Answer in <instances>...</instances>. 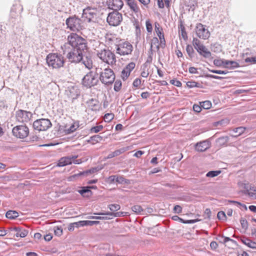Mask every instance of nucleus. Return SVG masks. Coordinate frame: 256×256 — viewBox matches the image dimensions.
<instances>
[{
    "label": "nucleus",
    "mask_w": 256,
    "mask_h": 256,
    "mask_svg": "<svg viewBox=\"0 0 256 256\" xmlns=\"http://www.w3.org/2000/svg\"><path fill=\"white\" fill-rule=\"evenodd\" d=\"M68 42L62 46L63 54L71 63H79L82 60L84 53L87 49L86 40L76 34H70Z\"/></svg>",
    "instance_id": "f257e3e1"
},
{
    "label": "nucleus",
    "mask_w": 256,
    "mask_h": 256,
    "mask_svg": "<svg viewBox=\"0 0 256 256\" xmlns=\"http://www.w3.org/2000/svg\"><path fill=\"white\" fill-rule=\"evenodd\" d=\"M101 68H96L94 70H90L82 80V85L87 88H90L98 84L99 81V72Z\"/></svg>",
    "instance_id": "f03ea898"
},
{
    "label": "nucleus",
    "mask_w": 256,
    "mask_h": 256,
    "mask_svg": "<svg viewBox=\"0 0 256 256\" xmlns=\"http://www.w3.org/2000/svg\"><path fill=\"white\" fill-rule=\"evenodd\" d=\"M46 62L48 66L54 68H58L64 66V57L57 53L48 54L46 56Z\"/></svg>",
    "instance_id": "7ed1b4c3"
},
{
    "label": "nucleus",
    "mask_w": 256,
    "mask_h": 256,
    "mask_svg": "<svg viewBox=\"0 0 256 256\" xmlns=\"http://www.w3.org/2000/svg\"><path fill=\"white\" fill-rule=\"evenodd\" d=\"M98 56L104 62L108 64H113L116 62L114 54L108 49L104 48L98 51Z\"/></svg>",
    "instance_id": "20e7f679"
},
{
    "label": "nucleus",
    "mask_w": 256,
    "mask_h": 256,
    "mask_svg": "<svg viewBox=\"0 0 256 256\" xmlns=\"http://www.w3.org/2000/svg\"><path fill=\"white\" fill-rule=\"evenodd\" d=\"M98 79L104 84H110L113 83L115 79V75L110 68H105L104 71L102 70L99 72Z\"/></svg>",
    "instance_id": "39448f33"
},
{
    "label": "nucleus",
    "mask_w": 256,
    "mask_h": 256,
    "mask_svg": "<svg viewBox=\"0 0 256 256\" xmlns=\"http://www.w3.org/2000/svg\"><path fill=\"white\" fill-rule=\"evenodd\" d=\"M122 20V16L118 10H113L107 16L106 21L111 26H118Z\"/></svg>",
    "instance_id": "423d86ee"
},
{
    "label": "nucleus",
    "mask_w": 256,
    "mask_h": 256,
    "mask_svg": "<svg viewBox=\"0 0 256 256\" xmlns=\"http://www.w3.org/2000/svg\"><path fill=\"white\" fill-rule=\"evenodd\" d=\"M66 23L68 28L72 31H78L82 28V20L76 16L68 18Z\"/></svg>",
    "instance_id": "0eeeda50"
},
{
    "label": "nucleus",
    "mask_w": 256,
    "mask_h": 256,
    "mask_svg": "<svg viewBox=\"0 0 256 256\" xmlns=\"http://www.w3.org/2000/svg\"><path fill=\"white\" fill-rule=\"evenodd\" d=\"M50 121L48 118H41L35 120L33 123V127L38 131H45L52 126Z\"/></svg>",
    "instance_id": "6e6552de"
},
{
    "label": "nucleus",
    "mask_w": 256,
    "mask_h": 256,
    "mask_svg": "<svg viewBox=\"0 0 256 256\" xmlns=\"http://www.w3.org/2000/svg\"><path fill=\"white\" fill-rule=\"evenodd\" d=\"M116 53L120 55H128L132 51V46L128 42H122L116 44Z\"/></svg>",
    "instance_id": "1a4fd4ad"
},
{
    "label": "nucleus",
    "mask_w": 256,
    "mask_h": 256,
    "mask_svg": "<svg viewBox=\"0 0 256 256\" xmlns=\"http://www.w3.org/2000/svg\"><path fill=\"white\" fill-rule=\"evenodd\" d=\"M98 10L96 8L88 6L83 10L82 17L86 18L88 22H94L96 20Z\"/></svg>",
    "instance_id": "9d476101"
},
{
    "label": "nucleus",
    "mask_w": 256,
    "mask_h": 256,
    "mask_svg": "<svg viewBox=\"0 0 256 256\" xmlns=\"http://www.w3.org/2000/svg\"><path fill=\"white\" fill-rule=\"evenodd\" d=\"M12 132L15 136L20 138H26L29 134L28 128L26 126L23 125L14 127Z\"/></svg>",
    "instance_id": "9b49d317"
},
{
    "label": "nucleus",
    "mask_w": 256,
    "mask_h": 256,
    "mask_svg": "<svg viewBox=\"0 0 256 256\" xmlns=\"http://www.w3.org/2000/svg\"><path fill=\"white\" fill-rule=\"evenodd\" d=\"M196 31L197 36L200 38L206 40L210 36V32L206 28V26L200 23L196 24Z\"/></svg>",
    "instance_id": "f8f14e48"
},
{
    "label": "nucleus",
    "mask_w": 256,
    "mask_h": 256,
    "mask_svg": "<svg viewBox=\"0 0 256 256\" xmlns=\"http://www.w3.org/2000/svg\"><path fill=\"white\" fill-rule=\"evenodd\" d=\"M32 116V114L30 112L20 110L16 112V119L20 122H28Z\"/></svg>",
    "instance_id": "ddd939ff"
},
{
    "label": "nucleus",
    "mask_w": 256,
    "mask_h": 256,
    "mask_svg": "<svg viewBox=\"0 0 256 256\" xmlns=\"http://www.w3.org/2000/svg\"><path fill=\"white\" fill-rule=\"evenodd\" d=\"M211 146V142L208 140L200 141L194 144V148L196 151L198 152H205Z\"/></svg>",
    "instance_id": "4468645a"
},
{
    "label": "nucleus",
    "mask_w": 256,
    "mask_h": 256,
    "mask_svg": "<svg viewBox=\"0 0 256 256\" xmlns=\"http://www.w3.org/2000/svg\"><path fill=\"white\" fill-rule=\"evenodd\" d=\"M244 190L242 192L244 194L248 195L252 199L256 200V187L249 185L248 184H244Z\"/></svg>",
    "instance_id": "2eb2a0df"
},
{
    "label": "nucleus",
    "mask_w": 256,
    "mask_h": 256,
    "mask_svg": "<svg viewBox=\"0 0 256 256\" xmlns=\"http://www.w3.org/2000/svg\"><path fill=\"white\" fill-rule=\"evenodd\" d=\"M78 155L70 156H64L60 159L57 166L59 167L64 166L68 164H71L72 163V160L77 158Z\"/></svg>",
    "instance_id": "dca6fc26"
},
{
    "label": "nucleus",
    "mask_w": 256,
    "mask_h": 256,
    "mask_svg": "<svg viewBox=\"0 0 256 256\" xmlns=\"http://www.w3.org/2000/svg\"><path fill=\"white\" fill-rule=\"evenodd\" d=\"M136 64L134 62L129 63L122 70L121 76L124 80H126L130 76L131 72L135 68Z\"/></svg>",
    "instance_id": "f3484780"
},
{
    "label": "nucleus",
    "mask_w": 256,
    "mask_h": 256,
    "mask_svg": "<svg viewBox=\"0 0 256 256\" xmlns=\"http://www.w3.org/2000/svg\"><path fill=\"white\" fill-rule=\"evenodd\" d=\"M66 92L68 96L72 100L76 99L80 94V92L77 86L68 88Z\"/></svg>",
    "instance_id": "a211bd4d"
},
{
    "label": "nucleus",
    "mask_w": 256,
    "mask_h": 256,
    "mask_svg": "<svg viewBox=\"0 0 256 256\" xmlns=\"http://www.w3.org/2000/svg\"><path fill=\"white\" fill-rule=\"evenodd\" d=\"M108 6L114 10H119L122 8L124 2L122 0H110Z\"/></svg>",
    "instance_id": "6ab92c4d"
},
{
    "label": "nucleus",
    "mask_w": 256,
    "mask_h": 256,
    "mask_svg": "<svg viewBox=\"0 0 256 256\" xmlns=\"http://www.w3.org/2000/svg\"><path fill=\"white\" fill-rule=\"evenodd\" d=\"M102 168L100 167H96V168H92L88 170L84 171L82 172H80L78 174H74L72 176L73 177H77V176H87L89 175L90 174H94L95 172H98Z\"/></svg>",
    "instance_id": "aec40b11"
},
{
    "label": "nucleus",
    "mask_w": 256,
    "mask_h": 256,
    "mask_svg": "<svg viewBox=\"0 0 256 256\" xmlns=\"http://www.w3.org/2000/svg\"><path fill=\"white\" fill-rule=\"evenodd\" d=\"M125 1L131 11L135 14L140 12V9L137 5L136 2L135 0H125Z\"/></svg>",
    "instance_id": "412c9836"
},
{
    "label": "nucleus",
    "mask_w": 256,
    "mask_h": 256,
    "mask_svg": "<svg viewBox=\"0 0 256 256\" xmlns=\"http://www.w3.org/2000/svg\"><path fill=\"white\" fill-rule=\"evenodd\" d=\"M82 63L84 65L85 67L88 70H90L92 68L93 63L92 58L90 56H82V60H81Z\"/></svg>",
    "instance_id": "4be33fe9"
},
{
    "label": "nucleus",
    "mask_w": 256,
    "mask_h": 256,
    "mask_svg": "<svg viewBox=\"0 0 256 256\" xmlns=\"http://www.w3.org/2000/svg\"><path fill=\"white\" fill-rule=\"evenodd\" d=\"M198 52L205 58H210L212 56L211 52L204 46H200V48H198Z\"/></svg>",
    "instance_id": "5701e85b"
},
{
    "label": "nucleus",
    "mask_w": 256,
    "mask_h": 256,
    "mask_svg": "<svg viewBox=\"0 0 256 256\" xmlns=\"http://www.w3.org/2000/svg\"><path fill=\"white\" fill-rule=\"evenodd\" d=\"M240 240L244 244L248 247L252 248H256V243L252 241L249 238L246 237H243L241 238Z\"/></svg>",
    "instance_id": "b1692460"
},
{
    "label": "nucleus",
    "mask_w": 256,
    "mask_h": 256,
    "mask_svg": "<svg viewBox=\"0 0 256 256\" xmlns=\"http://www.w3.org/2000/svg\"><path fill=\"white\" fill-rule=\"evenodd\" d=\"M78 192L84 197H90L92 194V192L88 186H84L82 190H78Z\"/></svg>",
    "instance_id": "393cba45"
},
{
    "label": "nucleus",
    "mask_w": 256,
    "mask_h": 256,
    "mask_svg": "<svg viewBox=\"0 0 256 256\" xmlns=\"http://www.w3.org/2000/svg\"><path fill=\"white\" fill-rule=\"evenodd\" d=\"M224 67L229 68L230 69H234L240 67V64L235 61L224 60Z\"/></svg>",
    "instance_id": "a878e982"
},
{
    "label": "nucleus",
    "mask_w": 256,
    "mask_h": 256,
    "mask_svg": "<svg viewBox=\"0 0 256 256\" xmlns=\"http://www.w3.org/2000/svg\"><path fill=\"white\" fill-rule=\"evenodd\" d=\"M126 150V148H122L120 149L117 150L114 152H112L108 154L106 157V159L112 158L114 157L119 156L120 154L124 153Z\"/></svg>",
    "instance_id": "bb28decb"
},
{
    "label": "nucleus",
    "mask_w": 256,
    "mask_h": 256,
    "mask_svg": "<svg viewBox=\"0 0 256 256\" xmlns=\"http://www.w3.org/2000/svg\"><path fill=\"white\" fill-rule=\"evenodd\" d=\"M14 230L17 232L15 234L16 237L20 236L21 238H24L28 234V231L26 230H21L18 228H15Z\"/></svg>",
    "instance_id": "cd10ccee"
},
{
    "label": "nucleus",
    "mask_w": 256,
    "mask_h": 256,
    "mask_svg": "<svg viewBox=\"0 0 256 256\" xmlns=\"http://www.w3.org/2000/svg\"><path fill=\"white\" fill-rule=\"evenodd\" d=\"M6 216L9 219H15L18 216V213L16 210H8L6 214Z\"/></svg>",
    "instance_id": "c85d7f7f"
},
{
    "label": "nucleus",
    "mask_w": 256,
    "mask_h": 256,
    "mask_svg": "<svg viewBox=\"0 0 256 256\" xmlns=\"http://www.w3.org/2000/svg\"><path fill=\"white\" fill-rule=\"evenodd\" d=\"M95 214H98V215H106V216H110L113 217H119L121 216H123V212H106L105 213L102 212V213H98L96 214L94 213Z\"/></svg>",
    "instance_id": "c756f323"
},
{
    "label": "nucleus",
    "mask_w": 256,
    "mask_h": 256,
    "mask_svg": "<svg viewBox=\"0 0 256 256\" xmlns=\"http://www.w3.org/2000/svg\"><path fill=\"white\" fill-rule=\"evenodd\" d=\"M228 140L229 138L228 136H224L218 138L216 140V142L218 145L222 146L226 145L228 142Z\"/></svg>",
    "instance_id": "7c9ffc66"
},
{
    "label": "nucleus",
    "mask_w": 256,
    "mask_h": 256,
    "mask_svg": "<svg viewBox=\"0 0 256 256\" xmlns=\"http://www.w3.org/2000/svg\"><path fill=\"white\" fill-rule=\"evenodd\" d=\"M159 41L157 38L154 37L151 40L150 43V50H152V48L154 46H156L157 50H160V44H158Z\"/></svg>",
    "instance_id": "2f4dec72"
},
{
    "label": "nucleus",
    "mask_w": 256,
    "mask_h": 256,
    "mask_svg": "<svg viewBox=\"0 0 256 256\" xmlns=\"http://www.w3.org/2000/svg\"><path fill=\"white\" fill-rule=\"evenodd\" d=\"M99 221H92V220H81L79 221V223H81V226H92L94 224H100Z\"/></svg>",
    "instance_id": "473e14b6"
},
{
    "label": "nucleus",
    "mask_w": 256,
    "mask_h": 256,
    "mask_svg": "<svg viewBox=\"0 0 256 256\" xmlns=\"http://www.w3.org/2000/svg\"><path fill=\"white\" fill-rule=\"evenodd\" d=\"M79 127V124L78 122H74L71 126L65 130V132L66 134H70L74 132Z\"/></svg>",
    "instance_id": "72a5a7b5"
},
{
    "label": "nucleus",
    "mask_w": 256,
    "mask_h": 256,
    "mask_svg": "<svg viewBox=\"0 0 256 256\" xmlns=\"http://www.w3.org/2000/svg\"><path fill=\"white\" fill-rule=\"evenodd\" d=\"M106 38V42H107L108 44L110 45H112L113 44H115L117 42V38L112 34L107 35Z\"/></svg>",
    "instance_id": "f704fd0d"
},
{
    "label": "nucleus",
    "mask_w": 256,
    "mask_h": 256,
    "mask_svg": "<svg viewBox=\"0 0 256 256\" xmlns=\"http://www.w3.org/2000/svg\"><path fill=\"white\" fill-rule=\"evenodd\" d=\"M179 34L186 40L188 38L187 34L185 30V28L182 24H180L179 26Z\"/></svg>",
    "instance_id": "c9c22d12"
},
{
    "label": "nucleus",
    "mask_w": 256,
    "mask_h": 256,
    "mask_svg": "<svg viewBox=\"0 0 256 256\" xmlns=\"http://www.w3.org/2000/svg\"><path fill=\"white\" fill-rule=\"evenodd\" d=\"M142 72H141V76L143 78H146L149 75L148 70L147 68V64L145 62L142 66Z\"/></svg>",
    "instance_id": "e433bc0d"
},
{
    "label": "nucleus",
    "mask_w": 256,
    "mask_h": 256,
    "mask_svg": "<svg viewBox=\"0 0 256 256\" xmlns=\"http://www.w3.org/2000/svg\"><path fill=\"white\" fill-rule=\"evenodd\" d=\"M186 51L190 58H192L194 56V51L192 46L188 44L186 47Z\"/></svg>",
    "instance_id": "4c0bfd02"
},
{
    "label": "nucleus",
    "mask_w": 256,
    "mask_h": 256,
    "mask_svg": "<svg viewBox=\"0 0 256 256\" xmlns=\"http://www.w3.org/2000/svg\"><path fill=\"white\" fill-rule=\"evenodd\" d=\"M102 139V137L98 134L94 135L90 137V140L92 142V144L98 142Z\"/></svg>",
    "instance_id": "58836bf2"
},
{
    "label": "nucleus",
    "mask_w": 256,
    "mask_h": 256,
    "mask_svg": "<svg viewBox=\"0 0 256 256\" xmlns=\"http://www.w3.org/2000/svg\"><path fill=\"white\" fill-rule=\"evenodd\" d=\"M221 172L220 170H212L208 172L206 174V176L207 177L210 178H214L217 176H218L219 174H220Z\"/></svg>",
    "instance_id": "ea45409f"
},
{
    "label": "nucleus",
    "mask_w": 256,
    "mask_h": 256,
    "mask_svg": "<svg viewBox=\"0 0 256 256\" xmlns=\"http://www.w3.org/2000/svg\"><path fill=\"white\" fill-rule=\"evenodd\" d=\"M155 31L158 36L164 34L162 32V28H160V24L158 22H155Z\"/></svg>",
    "instance_id": "a19ab883"
},
{
    "label": "nucleus",
    "mask_w": 256,
    "mask_h": 256,
    "mask_svg": "<svg viewBox=\"0 0 256 256\" xmlns=\"http://www.w3.org/2000/svg\"><path fill=\"white\" fill-rule=\"evenodd\" d=\"M80 226H81V223H79V222H76L74 223H71L69 224L68 227V230L69 231H73L74 229V227L78 228Z\"/></svg>",
    "instance_id": "79ce46f5"
},
{
    "label": "nucleus",
    "mask_w": 256,
    "mask_h": 256,
    "mask_svg": "<svg viewBox=\"0 0 256 256\" xmlns=\"http://www.w3.org/2000/svg\"><path fill=\"white\" fill-rule=\"evenodd\" d=\"M200 104L202 105V108L205 110H208L212 106V103L209 100H206L204 102H200Z\"/></svg>",
    "instance_id": "37998d69"
},
{
    "label": "nucleus",
    "mask_w": 256,
    "mask_h": 256,
    "mask_svg": "<svg viewBox=\"0 0 256 256\" xmlns=\"http://www.w3.org/2000/svg\"><path fill=\"white\" fill-rule=\"evenodd\" d=\"M186 86L189 88H199L200 84L194 81H188L186 82Z\"/></svg>",
    "instance_id": "c03bdc74"
},
{
    "label": "nucleus",
    "mask_w": 256,
    "mask_h": 256,
    "mask_svg": "<svg viewBox=\"0 0 256 256\" xmlns=\"http://www.w3.org/2000/svg\"><path fill=\"white\" fill-rule=\"evenodd\" d=\"M108 208L112 212H114L120 208V206L118 204H111L108 206Z\"/></svg>",
    "instance_id": "a18cd8bd"
},
{
    "label": "nucleus",
    "mask_w": 256,
    "mask_h": 256,
    "mask_svg": "<svg viewBox=\"0 0 256 256\" xmlns=\"http://www.w3.org/2000/svg\"><path fill=\"white\" fill-rule=\"evenodd\" d=\"M192 44L194 48L198 51V48H200V46H203V44H200V40L197 38H194L192 40Z\"/></svg>",
    "instance_id": "49530a36"
},
{
    "label": "nucleus",
    "mask_w": 256,
    "mask_h": 256,
    "mask_svg": "<svg viewBox=\"0 0 256 256\" xmlns=\"http://www.w3.org/2000/svg\"><path fill=\"white\" fill-rule=\"evenodd\" d=\"M122 88V82L120 80H116L114 84V90L118 92Z\"/></svg>",
    "instance_id": "de8ad7c7"
},
{
    "label": "nucleus",
    "mask_w": 256,
    "mask_h": 256,
    "mask_svg": "<svg viewBox=\"0 0 256 256\" xmlns=\"http://www.w3.org/2000/svg\"><path fill=\"white\" fill-rule=\"evenodd\" d=\"M224 60H214V64L217 66H224Z\"/></svg>",
    "instance_id": "09e8293b"
},
{
    "label": "nucleus",
    "mask_w": 256,
    "mask_h": 256,
    "mask_svg": "<svg viewBox=\"0 0 256 256\" xmlns=\"http://www.w3.org/2000/svg\"><path fill=\"white\" fill-rule=\"evenodd\" d=\"M132 210L133 212L136 214H140L143 210L142 208L138 205H136L132 208Z\"/></svg>",
    "instance_id": "8fccbe9b"
},
{
    "label": "nucleus",
    "mask_w": 256,
    "mask_h": 256,
    "mask_svg": "<svg viewBox=\"0 0 256 256\" xmlns=\"http://www.w3.org/2000/svg\"><path fill=\"white\" fill-rule=\"evenodd\" d=\"M103 128L102 125H99L98 126L92 127L90 129V131L92 132L98 133L100 132Z\"/></svg>",
    "instance_id": "3c124183"
},
{
    "label": "nucleus",
    "mask_w": 256,
    "mask_h": 256,
    "mask_svg": "<svg viewBox=\"0 0 256 256\" xmlns=\"http://www.w3.org/2000/svg\"><path fill=\"white\" fill-rule=\"evenodd\" d=\"M114 118V115L112 114H106L104 116V119L105 122H110Z\"/></svg>",
    "instance_id": "603ef678"
},
{
    "label": "nucleus",
    "mask_w": 256,
    "mask_h": 256,
    "mask_svg": "<svg viewBox=\"0 0 256 256\" xmlns=\"http://www.w3.org/2000/svg\"><path fill=\"white\" fill-rule=\"evenodd\" d=\"M54 232L56 236H60L62 234V228L61 227H56L54 228Z\"/></svg>",
    "instance_id": "864d4df0"
},
{
    "label": "nucleus",
    "mask_w": 256,
    "mask_h": 256,
    "mask_svg": "<svg viewBox=\"0 0 256 256\" xmlns=\"http://www.w3.org/2000/svg\"><path fill=\"white\" fill-rule=\"evenodd\" d=\"M217 217L219 220H224L226 218V215L224 212L220 211L218 212Z\"/></svg>",
    "instance_id": "5fc2aeb1"
},
{
    "label": "nucleus",
    "mask_w": 256,
    "mask_h": 256,
    "mask_svg": "<svg viewBox=\"0 0 256 256\" xmlns=\"http://www.w3.org/2000/svg\"><path fill=\"white\" fill-rule=\"evenodd\" d=\"M246 62H250L251 64H256V56L254 57H248L245 59Z\"/></svg>",
    "instance_id": "6e6d98bb"
},
{
    "label": "nucleus",
    "mask_w": 256,
    "mask_h": 256,
    "mask_svg": "<svg viewBox=\"0 0 256 256\" xmlns=\"http://www.w3.org/2000/svg\"><path fill=\"white\" fill-rule=\"evenodd\" d=\"M245 128H244V127H238V128H235L234 130V132H236L238 133V134L236 136H238L239 135H240L241 134H242V133L244 132V130H245Z\"/></svg>",
    "instance_id": "4d7b16f0"
},
{
    "label": "nucleus",
    "mask_w": 256,
    "mask_h": 256,
    "mask_svg": "<svg viewBox=\"0 0 256 256\" xmlns=\"http://www.w3.org/2000/svg\"><path fill=\"white\" fill-rule=\"evenodd\" d=\"M146 28L148 32H152V24L150 20H147L146 22Z\"/></svg>",
    "instance_id": "13d9d810"
},
{
    "label": "nucleus",
    "mask_w": 256,
    "mask_h": 256,
    "mask_svg": "<svg viewBox=\"0 0 256 256\" xmlns=\"http://www.w3.org/2000/svg\"><path fill=\"white\" fill-rule=\"evenodd\" d=\"M228 122H229L227 120H221L216 122V126L220 125L222 126H224L227 125Z\"/></svg>",
    "instance_id": "bf43d9fd"
},
{
    "label": "nucleus",
    "mask_w": 256,
    "mask_h": 256,
    "mask_svg": "<svg viewBox=\"0 0 256 256\" xmlns=\"http://www.w3.org/2000/svg\"><path fill=\"white\" fill-rule=\"evenodd\" d=\"M170 83L172 84H173L174 86H176L178 87H180L182 86V82L177 80H176V79H174V80H170Z\"/></svg>",
    "instance_id": "052dcab7"
},
{
    "label": "nucleus",
    "mask_w": 256,
    "mask_h": 256,
    "mask_svg": "<svg viewBox=\"0 0 256 256\" xmlns=\"http://www.w3.org/2000/svg\"><path fill=\"white\" fill-rule=\"evenodd\" d=\"M118 183L120 184H128V180L124 178L122 176H118Z\"/></svg>",
    "instance_id": "680f3d73"
},
{
    "label": "nucleus",
    "mask_w": 256,
    "mask_h": 256,
    "mask_svg": "<svg viewBox=\"0 0 256 256\" xmlns=\"http://www.w3.org/2000/svg\"><path fill=\"white\" fill-rule=\"evenodd\" d=\"M160 40V44L162 47H164L166 45V41L164 40V34L158 36Z\"/></svg>",
    "instance_id": "e2e57ef3"
},
{
    "label": "nucleus",
    "mask_w": 256,
    "mask_h": 256,
    "mask_svg": "<svg viewBox=\"0 0 256 256\" xmlns=\"http://www.w3.org/2000/svg\"><path fill=\"white\" fill-rule=\"evenodd\" d=\"M240 222L242 228H248V224L246 220L244 218H241L240 220Z\"/></svg>",
    "instance_id": "0e129e2a"
},
{
    "label": "nucleus",
    "mask_w": 256,
    "mask_h": 256,
    "mask_svg": "<svg viewBox=\"0 0 256 256\" xmlns=\"http://www.w3.org/2000/svg\"><path fill=\"white\" fill-rule=\"evenodd\" d=\"M88 104L89 106H97L98 101L96 99L92 98L88 102Z\"/></svg>",
    "instance_id": "69168bd1"
},
{
    "label": "nucleus",
    "mask_w": 256,
    "mask_h": 256,
    "mask_svg": "<svg viewBox=\"0 0 256 256\" xmlns=\"http://www.w3.org/2000/svg\"><path fill=\"white\" fill-rule=\"evenodd\" d=\"M174 212L177 214L181 213L182 212V208L179 205H176L174 208Z\"/></svg>",
    "instance_id": "338daca9"
},
{
    "label": "nucleus",
    "mask_w": 256,
    "mask_h": 256,
    "mask_svg": "<svg viewBox=\"0 0 256 256\" xmlns=\"http://www.w3.org/2000/svg\"><path fill=\"white\" fill-rule=\"evenodd\" d=\"M202 105L199 106L198 104H194L193 106V110L196 112H200L202 110Z\"/></svg>",
    "instance_id": "774afa93"
}]
</instances>
